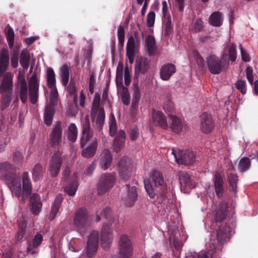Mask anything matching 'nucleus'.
I'll return each instance as SVG.
<instances>
[{"label": "nucleus", "mask_w": 258, "mask_h": 258, "mask_svg": "<svg viewBox=\"0 0 258 258\" xmlns=\"http://www.w3.org/2000/svg\"><path fill=\"white\" fill-rule=\"evenodd\" d=\"M97 147V140L94 139L86 148L82 150V155L85 158H91L95 155Z\"/></svg>", "instance_id": "obj_27"}, {"label": "nucleus", "mask_w": 258, "mask_h": 258, "mask_svg": "<svg viewBox=\"0 0 258 258\" xmlns=\"http://www.w3.org/2000/svg\"><path fill=\"white\" fill-rule=\"evenodd\" d=\"M9 63V51L6 49H3L0 52V77H3L0 85L2 110L5 109L10 105L12 99L14 75L11 72H6Z\"/></svg>", "instance_id": "obj_2"}, {"label": "nucleus", "mask_w": 258, "mask_h": 258, "mask_svg": "<svg viewBox=\"0 0 258 258\" xmlns=\"http://www.w3.org/2000/svg\"><path fill=\"white\" fill-rule=\"evenodd\" d=\"M118 166L120 178L125 180L128 179L132 170L131 160L128 157H123L120 159Z\"/></svg>", "instance_id": "obj_11"}, {"label": "nucleus", "mask_w": 258, "mask_h": 258, "mask_svg": "<svg viewBox=\"0 0 258 258\" xmlns=\"http://www.w3.org/2000/svg\"><path fill=\"white\" fill-rule=\"evenodd\" d=\"M100 166L101 168L106 170L110 166L112 162V156L108 150H104L100 156Z\"/></svg>", "instance_id": "obj_28"}, {"label": "nucleus", "mask_w": 258, "mask_h": 258, "mask_svg": "<svg viewBox=\"0 0 258 258\" xmlns=\"http://www.w3.org/2000/svg\"><path fill=\"white\" fill-rule=\"evenodd\" d=\"M74 178L75 180L65 188V191L70 196H74L77 190L78 183L76 179L78 178V173H74Z\"/></svg>", "instance_id": "obj_44"}, {"label": "nucleus", "mask_w": 258, "mask_h": 258, "mask_svg": "<svg viewBox=\"0 0 258 258\" xmlns=\"http://www.w3.org/2000/svg\"><path fill=\"white\" fill-rule=\"evenodd\" d=\"M209 22L213 26H221L223 22L222 14L219 12L213 13L209 18Z\"/></svg>", "instance_id": "obj_40"}, {"label": "nucleus", "mask_w": 258, "mask_h": 258, "mask_svg": "<svg viewBox=\"0 0 258 258\" xmlns=\"http://www.w3.org/2000/svg\"><path fill=\"white\" fill-rule=\"evenodd\" d=\"M124 35L125 33L124 28L121 26H119L117 30V36L118 42L121 44H122L124 42Z\"/></svg>", "instance_id": "obj_60"}, {"label": "nucleus", "mask_w": 258, "mask_h": 258, "mask_svg": "<svg viewBox=\"0 0 258 258\" xmlns=\"http://www.w3.org/2000/svg\"><path fill=\"white\" fill-rule=\"evenodd\" d=\"M145 45L149 55L154 54L157 50V46L154 37L149 35L145 40Z\"/></svg>", "instance_id": "obj_38"}, {"label": "nucleus", "mask_w": 258, "mask_h": 258, "mask_svg": "<svg viewBox=\"0 0 258 258\" xmlns=\"http://www.w3.org/2000/svg\"><path fill=\"white\" fill-rule=\"evenodd\" d=\"M192 55L197 60L198 65L200 67H203L204 65V60L203 57L200 56L197 50H194L192 51Z\"/></svg>", "instance_id": "obj_61"}, {"label": "nucleus", "mask_w": 258, "mask_h": 258, "mask_svg": "<svg viewBox=\"0 0 258 258\" xmlns=\"http://www.w3.org/2000/svg\"><path fill=\"white\" fill-rule=\"evenodd\" d=\"M117 90L123 103L128 105L130 102V95L127 88L123 85H120L117 86Z\"/></svg>", "instance_id": "obj_39"}, {"label": "nucleus", "mask_w": 258, "mask_h": 258, "mask_svg": "<svg viewBox=\"0 0 258 258\" xmlns=\"http://www.w3.org/2000/svg\"><path fill=\"white\" fill-rule=\"evenodd\" d=\"M163 108L165 112L168 114L172 113L174 109L173 102L171 100H168L164 105Z\"/></svg>", "instance_id": "obj_57"}, {"label": "nucleus", "mask_w": 258, "mask_h": 258, "mask_svg": "<svg viewBox=\"0 0 258 258\" xmlns=\"http://www.w3.org/2000/svg\"><path fill=\"white\" fill-rule=\"evenodd\" d=\"M231 230L230 227L227 225L221 227L217 231V237L218 243L220 244H223L230 238Z\"/></svg>", "instance_id": "obj_25"}, {"label": "nucleus", "mask_w": 258, "mask_h": 258, "mask_svg": "<svg viewBox=\"0 0 258 258\" xmlns=\"http://www.w3.org/2000/svg\"><path fill=\"white\" fill-rule=\"evenodd\" d=\"M75 240H72L70 242L69 249L73 252H78L81 250V245L76 244Z\"/></svg>", "instance_id": "obj_64"}, {"label": "nucleus", "mask_w": 258, "mask_h": 258, "mask_svg": "<svg viewBox=\"0 0 258 258\" xmlns=\"http://www.w3.org/2000/svg\"><path fill=\"white\" fill-rule=\"evenodd\" d=\"M200 128L204 133H209L214 128L215 122L212 116L204 112L201 115Z\"/></svg>", "instance_id": "obj_14"}, {"label": "nucleus", "mask_w": 258, "mask_h": 258, "mask_svg": "<svg viewBox=\"0 0 258 258\" xmlns=\"http://www.w3.org/2000/svg\"><path fill=\"white\" fill-rule=\"evenodd\" d=\"M237 57L236 49L235 46L232 43L227 45L224 49V52L221 58L228 66L229 61L234 62Z\"/></svg>", "instance_id": "obj_18"}, {"label": "nucleus", "mask_w": 258, "mask_h": 258, "mask_svg": "<svg viewBox=\"0 0 258 258\" xmlns=\"http://www.w3.org/2000/svg\"><path fill=\"white\" fill-rule=\"evenodd\" d=\"M116 179L115 173H106L102 174L97 184V191L98 195H103L109 191L114 186Z\"/></svg>", "instance_id": "obj_3"}, {"label": "nucleus", "mask_w": 258, "mask_h": 258, "mask_svg": "<svg viewBox=\"0 0 258 258\" xmlns=\"http://www.w3.org/2000/svg\"><path fill=\"white\" fill-rule=\"evenodd\" d=\"M224 181L221 175L217 173L215 174V179L214 181V186L216 195L218 197H221L224 192Z\"/></svg>", "instance_id": "obj_31"}, {"label": "nucleus", "mask_w": 258, "mask_h": 258, "mask_svg": "<svg viewBox=\"0 0 258 258\" xmlns=\"http://www.w3.org/2000/svg\"><path fill=\"white\" fill-rule=\"evenodd\" d=\"M93 134L91 132L90 123L89 116L86 115L82 119V137L81 146L83 147L89 140L92 137Z\"/></svg>", "instance_id": "obj_10"}, {"label": "nucleus", "mask_w": 258, "mask_h": 258, "mask_svg": "<svg viewBox=\"0 0 258 258\" xmlns=\"http://www.w3.org/2000/svg\"><path fill=\"white\" fill-rule=\"evenodd\" d=\"M99 111L97 110L96 112H95L94 115H92V109H91V113H90V116L91 120L93 122H94V127L95 128L99 131H100L102 130L104 123V120L105 117V114L104 110L103 109V115L102 117H99Z\"/></svg>", "instance_id": "obj_26"}, {"label": "nucleus", "mask_w": 258, "mask_h": 258, "mask_svg": "<svg viewBox=\"0 0 258 258\" xmlns=\"http://www.w3.org/2000/svg\"><path fill=\"white\" fill-rule=\"evenodd\" d=\"M63 198L61 195H58L56 197L55 201L51 207V212L49 215V219L52 221L55 218L59 209L60 205L62 201Z\"/></svg>", "instance_id": "obj_37"}, {"label": "nucleus", "mask_w": 258, "mask_h": 258, "mask_svg": "<svg viewBox=\"0 0 258 258\" xmlns=\"http://www.w3.org/2000/svg\"><path fill=\"white\" fill-rule=\"evenodd\" d=\"M206 63L210 72L214 75L219 74L228 67L223 59L214 54H210L206 57Z\"/></svg>", "instance_id": "obj_5"}, {"label": "nucleus", "mask_w": 258, "mask_h": 258, "mask_svg": "<svg viewBox=\"0 0 258 258\" xmlns=\"http://www.w3.org/2000/svg\"><path fill=\"white\" fill-rule=\"evenodd\" d=\"M31 56L27 50H22L20 54V63L25 70L28 69Z\"/></svg>", "instance_id": "obj_43"}, {"label": "nucleus", "mask_w": 258, "mask_h": 258, "mask_svg": "<svg viewBox=\"0 0 258 258\" xmlns=\"http://www.w3.org/2000/svg\"><path fill=\"white\" fill-rule=\"evenodd\" d=\"M170 120L169 127L171 130L176 134H179L185 128L183 121L175 115L169 114Z\"/></svg>", "instance_id": "obj_23"}, {"label": "nucleus", "mask_w": 258, "mask_h": 258, "mask_svg": "<svg viewBox=\"0 0 258 258\" xmlns=\"http://www.w3.org/2000/svg\"><path fill=\"white\" fill-rule=\"evenodd\" d=\"M71 69V66L69 64H64L60 69V76L61 83L64 86H67L68 84Z\"/></svg>", "instance_id": "obj_33"}, {"label": "nucleus", "mask_w": 258, "mask_h": 258, "mask_svg": "<svg viewBox=\"0 0 258 258\" xmlns=\"http://www.w3.org/2000/svg\"><path fill=\"white\" fill-rule=\"evenodd\" d=\"M250 165V160L247 158L243 157L240 159L238 167L240 172H243L249 169Z\"/></svg>", "instance_id": "obj_48"}, {"label": "nucleus", "mask_w": 258, "mask_h": 258, "mask_svg": "<svg viewBox=\"0 0 258 258\" xmlns=\"http://www.w3.org/2000/svg\"><path fill=\"white\" fill-rule=\"evenodd\" d=\"M232 208L227 202H221L214 211L215 220L221 222L225 219L231 212Z\"/></svg>", "instance_id": "obj_9"}, {"label": "nucleus", "mask_w": 258, "mask_h": 258, "mask_svg": "<svg viewBox=\"0 0 258 258\" xmlns=\"http://www.w3.org/2000/svg\"><path fill=\"white\" fill-rule=\"evenodd\" d=\"M100 96L98 93H95L94 100L92 104V115H94L95 111H99V117H102L103 115V108L100 106Z\"/></svg>", "instance_id": "obj_34"}, {"label": "nucleus", "mask_w": 258, "mask_h": 258, "mask_svg": "<svg viewBox=\"0 0 258 258\" xmlns=\"http://www.w3.org/2000/svg\"><path fill=\"white\" fill-rule=\"evenodd\" d=\"M178 176L181 189L183 187L192 189L196 186V183L191 179L190 175L187 172L181 171L179 173Z\"/></svg>", "instance_id": "obj_24"}, {"label": "nucleus", "mask_w": 258, "mask_h": 258, "mask_svg": "<svg viewBox=\"0 0 258 258\" xmlns=\"http://www.w3.org/2000/svg\"><path fill=\"white\" fill-rule=\"evenodd\" d=\"M109 134L111 136H114L116 133L117 131V125L116 122V120L114 115H112L109 117Z\"/></svg>", "instance_id": "obj_52"}, {"label": "nucleus", "mask_w": 258, "mask_h": 258, "mask_svg": "<svg viewBox=\"0 0 258 258\" xmlns=\"http://www.w3.org/2000/svg\"><path fill=\"white\" fill-rule=\"evenodd\" d=\"M18 52H15L11 57V66L14 68H16L18 66Z\"/></svg>", "instance_id": "obj_63"}, {"label": "nucleus", "mask_w": 258, "mask_h": 258, "mask_svg": "<svg viewBox=\"0 0 258 258\" xmlns=\"http://www.w3.org/2000/svg\"><path fill=\"white\" fill-rule=\"evenodd\" d=\"M125 188L128 190L127 197L124 200L125 204L127 206H131L137 199V187L135 186H132L129 188L128 185H126Z\"/></svg>", "instance_id": "obj_29"}, {"label": "nucleus", "mask_w": 258, "mask_h": 258, "mask_svg": "<svg viewBox=\"0 0 258 258\" xmlns=\"http://www.w3.org/2000/svg\"><path fill=\"white\" fill-rule=\"evenodd\" d=\"M125 139V133L120 130L117 134V136L113 142V147L115 152H119L124 145Z\"/></svg>", "instance_id": "obj_30"}, {"label": "nucleus", "mask_w": 258, "mask_h": 258, "mask_svg": "<svg viewBox=\"0 0 258 258\" xmlns=\"http://www.w3.org/2000/svg\"><path fill=\"white\" fill-rule=\"evenodd\" d=\"M172 153L178 164L189 165L196 161V154L193 151L172 150Z\"/></svg>", "instance_id": "obj_6"}, {"label": "nucleus", "mask_w": 258, "mask_h": 258, "mask_svg": "<svg viewBox=\"0 0 258 258\" xmlns=\"http://www.w3.org/2000/svg\"><path fill=\"white\" fill-rule=\"evenodd\" d=\"M100 218L106 219L109 223L112 222V213L110 208H107L103 210L100 213V216H98V221Z\"/></svg>", "instance_id": "obj_50"}, {"label": "nucleus", "mask_w": 258, "mask_h": 258, "mask_svg": "<svg viewBox=\"0 0 258 258\" xmlns=\"http://www.w3.org/2000/svg\"><path fill=\"white\" fill-rule=\"evenodd\" d=\"M18 83L20 87V97L23 103H25L28 99V87L25 78V73L19 72Z\"/></svg>", "instance_id": "obj_17"}, {"label": "nucleus", "mask_w": 258, "mask_h": 258, "mask_svg": "<svg viewBox=\"0 0 258 258\" xmlns=\"http://www.w3.org/2000/svg\"><path fill=\"white\" fill-rule=\"evenodd\" d=\"M67 123L64 121H56L53 124L49 134V141L52 147H58L62 142L63 130Z\"/></svg>", "instance_id": "obj_4"}, {"label": "nucleus", "mask_w": 258, "mask_h": 258, "mask_svg": "<svg viewBox=\"0 0 258 258\" xmlns=\"http://www.w3.org/2000/svg\"><path fill=\"white\" fill-rule=\"evenodd\" d=\"M228 182L232 189L235 193L236 192L237 183L238 181V176L236 174H230L228 175Z\"/></svg>", "instance_id": "obj_51"}, {"label": "nucleus", "mask_w": 258, "mask_h": 258, "mask_svg": "<svg viewBox=\"0 0 258 258\" xmlns=\"http://www.w3.org/2000/svg\"><path fill=\"white\" fill-rule=\"evenodd\" d=\"M13 166L8 162L0 164V177L5 178L7 180L9 187L12 192L16 197L20 198L22 196V199L25 200L30 196L32 191V186L27 172H24L22 175L23 192H22L21 182L20 175L14 172Z\"/></svg>", "instance_id": "obj_1"}, {"label": "nucleus", "mask_w": 258, "mask_h": 258, "mask_svg": "<svg viewBox=\"0 0 258 258\" xmlns=\"http://www.w3.org/2000/svg\"><path fill=\"white\" fill-rule=\"evenodd\" d=\"M6 36L9 47L12 48L14 43V32L13 29L9 26L6 27Z\"/></svg>", "instance_id": "obj_47"}, {"label": "nucleus", "mask_w": 258, "mask_h": 258, "mask_svg": "<svg viewBox=\"0 0 258 258\" xmlns=\"http://www.w3.org/2000/svg\"><path fill=\"white\" fill-rule=\"evenodd\" d=\"M138 44L134 37H130L128 39L126 45V56L130 63L134 61L135 54L137 51Z\"/></svg>", "instance_id": "obj_19"}, {"label": "nucleus", "mask_w": 258, "mask_h": 258, "mask_svg": "<svg viewBox=\"0 0 258 258\" xmlns=\"http://www.w3.org/2000/svg\"><path fill=\"white\" fill-rule=\"evenodd\" d=\"M43 239V236L41 233H37L33 238L32 241L28 245L27 253L32 255L37 253L38 252V247L41 244Z\"/></svg>", "instance_id": "obj_22"}, {"label": "nucleus", "mask_w": 258, "mask_h": 258, "mask_svg": "<svg viewBox=\"0 0 258 258\" xmlns=\"http://www.w3.org/2000/svg\"><path fill=\"white\" fill-rule=\"evenodd\" d=\"M144 185L146 190L149 197L151 198H154L155 196V192L153 185L148 180H144Z\"/></svg>", "instance_id": "obj_54"}, {"label": "nucleus", "mask_w": 258, "mask_h": 258, "mask_svg": "<svg viewBox=\"0 0 258 258\" xmlns=\"http://www.w3.org/2000/svg\"><path fill=\"white\" fill-rule=\"evenodd\" d=\"M203 23L201 19H197L194 24L191 31L194 32H200L203 27Z\"/></svg>", "instance_id": "obj_56"}, {"label": "nucleus", "mask_w": 258, "mask_h": 258, "mask_svg": "<svg viewBox=\"0 0 258 258\" xmlns=\"http://www.w3.org/2000/svg\"><path fill=\"white\" fill-rule=\"evenodd\" d=\"M88 215L87 211L85 209L80 208L75 213L73 223L78 229H82L85 228L87 224Z\"/></svg>", "instance_id": "obj_12"}, {"label": "nucleus", "mask_w": 258, "mask_h": 258, "mask_svg": "<svg viewBox=\"0 0 258 258\" xmlns=\"http://www.w3.org/2000/svg\"><path fill=\"white\" fill-rule=\"evenodd\" d=\"M216 249L217 247L214 245L213 247H211V249L207 252H202L199 254L191 253L187 256V258H212L217 251Z\"/></svg>", "instance_id": "obj_35"}, {"label": "nucleus", "mask_w": 258, "mask_h": 258, "mask_svg": "<svg viewBox=\"0 0 258 258\" xmlns=\"http://www.w3.org/2000/svg\"><path fill=\"white\" fill-rule=\"evenodd\" d=\"M39 84L36 74H33L28 82L29 96L30 101L35 104L38 101L39 96Z\"/></svg>", "instance_id": "obj_8"}, {"label": "nucleus", "mask_w": 258, "mask_h": 258, "mask_svg": "<svg viewBox=\"0 0 258 258\" xmlns=\"http://www.w3.org/2000/svg\"><path fill=\"white\" fill-rule=\"evenodd\" d=\"M152 120L155 125L159 126L164 130H167L168 127L165 116L160 111L153 110Z\"/></svg>", "instance_id": "obj_20"}, {"label": "nucleus", "mask_w": 258, "mask_h": 258, "mask_svg": "<svg viewBox=\"0 0 258 258\" xmlns=\"http://www.w3.org/2000/svg\"><path fill=\"white\" fill-rule=\"evenodd\" d=\"M151 178L156 187L164 184V180L163 175L158 171L153 170L151 175Z\"/></svg>", "instance_id": "obj_41"}, {"label": "nucleus", "mask_w": 258, "mask_h": 258, "mask_svg": "<svg viewBox=\"0 0 258 258\" xmlns=\"http://www.w3.org/2000/svg\"><path fill=\"white\" fill-rule=\"evenodd\" d=\"M54 110L52 106L48 105L45 108L44 111V122L47 126H50L52 122Z\"/></svg>", "instance_id": "obj_36"}, {"label": "nucleus", "mask_w": 258, "mask_h": 258, "mask_svg": "<svg viewBox=\"0 0 258 258\" xmlns=\"http://www.w3.org/2000/svg\"><path fill=\"white\" fill-rule=\"evenodd\" d=\"M235 88L242 94H245L247 91L246 84L245 81L238 80L235 83Z\"/></svg>", "instance_id": "obj_53"}, {"label": "nucleus", "mask_w": 258, "mask_h": 258, "mask_svg": "<svg viewBox=\"0 0 258 258\" xmlns=\"http://www.w3.org/2000/svg\"><path fill=\"white\" fill-rule=\"evenodd\" d=\"M46 78L47 84L49 88L56 87L55 74L52 68H47L46 71Z\"/></svg>", "instance_id": "obj_42"}, {"label": "nucleus", "mask_w": 258, "mask_h": 258, "mask_svg": "<svg viewBox=\"0 0 258 258\" xmlns=\"http://www.w3.org/2000/svg\"><path fill=\"white\" fill-rule=\"evenodd\" d=\"M50 101L52 104L57 103L58 98V92L56 87L54 88H50Z\"/></svg>", "instance_id": "obj_59"}, {"label": "nucleus", "mask_w": 258, "mask_h": 258, "mask_svg": "<svg viewBox=\"0 0 258 258\" xmlns=\"http://www.w3.org/2000/svg\"><path fill=\"white\" fill-rule=\"evenodd\" d=\"M31 210L32 213L37 215L40 212L42 205L38 195L33 194L30 198Z\"/></svg>", "instance_id": "obj_32"}, {"label": "nucleus", "mask_w": 258, "mask_h": 258, "mask_svg": "<svg viewBox=\"0 0 258 258\" xmlns=\"http://www.w3.org/2000/svg\"><path fill=\"white\" fill-rule=\"evenodd\" d=\"M62 164V159L59 152L54 153L49 164L48 170L52 177H56L58 174Z\"/></svg>", "instance_id": "obj_13"}, {"label": "nucleus", "mask_w": 258, "mask_h": 258, "mask_svg": "<svg viewBox=\"0 0 258 258\" xmlns=\"http://www.w3.org/2000/svg\"><path fill=\"white\" fill-rule=\"evenodd\" d=\"M147 69V60L145 59H139L136 64V72L144 73Z\"/></svg>", "instance_id": "obj_49"}, {"label": "nucleus", "mask_w": 258, "mask_h": 258, "mask_svg": "<svg viewBox=\"0 0 258 258\" xmlns=\"http://www.w3.org/2000/svg\"><path fill=\"white\" fill-rule=\"evenodd\" d=\"M176 69L174 64L168 63L162 66L160 70V78L164 81H168L176 72Z\"/></svg>", "instance_id": "obj_21"}, {"label": "nucleus", "mask_w": 258, "mask_h": 258, "mask_svg": "<svg viewBox=\"0 0 258 258\" xmlns=\"http://www.w3.org/2000/svg\"><path fill=\"white\" fill-rule=\"evenodd\" d=\"M78 137V129L75 123H72L68 127V138L72 142H75Z\"/></svg>", "instance_id": "obj_45"}, {"label": "nucleus", "mask_w": 258, "mask_h": 258, "mask_svg": "<svg viewBox=\"0 0 258 258\" xmlns=\"http://www.w3.org/2000/svg\"><path fill=\"white\" fill-rule=\"evenodd\" d=\"M99 242L98 232L93 231L89 236L87 242V254L91 257L97 251Z\"/></svg>", "instance_id": "obj_16"}, {"label": "nucleus", "mask_w": 258, "mask_h": 258, "mask_svg": "<svg viewBox=\"0 0 258 258\" xmlns=\"http://www.w3.org/2000/svg\"><path fill=\"white\" fill-rule=\"evenodd\" d=\"M44 171L42 165L40 163H37L32 170L33 178L34 180H39L42 176Z\"/></svg>", "instance_id": "obj_46"}, {"label": "nucleus", "mask_w": 258, "mask_h": 258, "mask_svg": "<svg viewBox=\"0 0 258 258\" xmlns=\"http://www.w3.org/2000/svg\"><path fill=\"white\" fill-rule=\"evenodd\" d=\"M113 236L108 225L104 224L101 231V244L103 249H107L110 246Z\"/></svg>", "instance_id": "obj_15"}, {"label": "nucleus", "mask_w": 258, "mask_h": 258, "mask_svg": "<svg viewBox=\"0 0 258 258\" xmlns=\"http://www.w3.org/2000/svg\"><path fill=\"white\" fill-rule=\"evenodd\" d=\"M19 230L17 233L16 238L18 241L21 240L25 235V229L26 228V224L25 222L19 224Z\"/></svg>", "instance_id": "obj_55"}, {"label": "nucleus", "mask_w": 258, "mask_h": 258, "mask_svg": "<svg viewBox=\"0 0 258 258\" xmlns=\"http://www.w3.org/2000/svg\"><path fill=\"white\" fill-rule=\"evenodd\" d=\"M155 14L154 12H150L147 16V26L148 27H152L155 22Z\"/></svg>", "instance_id": "obj_58"}, {"label": "nucleus", "mask_w": 258, "mask_h": 258, "mask_svg": "<svg viewBox=\"0 0 258 258\" xmlns=\"http://www.w3.org/2000/svg\"><path fill=\"white\" fill-rule=\"evenodd\" d=\"M119 252L113 258H130L132 255L131 240L126 235H122L119 240Z\"/></svg>", "instance_id": "obj_7"}, {"label": "nucleus", "mask_w": 258, "mask_h": 258, "mask_svg": "<svg viewBox=\"0 0 258 258\" xmlns=\"http://www.w3.org/2000/svg\"><path fill=\"white\" fill-rule=\"evenodd\" d=\"M246 76L247 80L250 85H252L253 82V70L252 69L248 67L245 70Z\"/></svg>", "instance_id": "obj_62"}]
</instances>
